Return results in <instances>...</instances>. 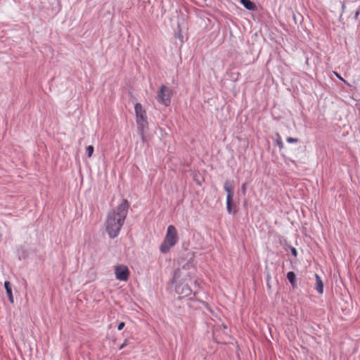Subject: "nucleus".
I'll list each match as a JSON object with an SVG mask.
<instances>
[{
    "label": "nucleus",
    "mask_w": 360,
    "mask_h": 360,
    "mask_svg": "<svg viewBox=\"0 0 360 360\" xmlns=\"http://www.w3.org/2000/svg\"><path fill=\"white\" fill-rule=\"evenodd\" d=\"M129 207V202L124 199L115 209L108 212L105 220V231L110 238H115L120 234L127 218Z\"/></svg>",
    "instance_id": "obj_1"
},
{
    "label": "nucleus",
    "mask_w": 360,
    "mask_h": 360,
    "mask_svg": "<svg viewBox=\"0 0 360 360\" xmlns=\"http://www.w3.org/2000/svg\"><path fill=\"white\" fill-rule=\"evenodd\" d=\"M178 233L174 226L169 225L167 227L165 238L160 246V250L162 253H167L170 248L174 246L178 242Z\"/></svg>",
    "instance_id": "obj_2"
},
{
    "label": "nucleus",
    "mask_w": 360,
    "mask_h": 360,
    "mask_svg": "<svg viewBox=\"0 0 360 360\" xmlns=\"http://www.w3.org/2000/svg\"><path fill=\"white\" fill-rule=\"evenodd\" d=\"M134 110L136 112V121L137 124L139 134L143 141H144V130L148 128V121L146 112L143 108L141 103H137L135 104Z\"/></svg>",
    "instance_id": "obj_3"
},
{
    "label": "nucleus",
    "mask_w": 360,
    "mask_h": 360,
    "mask_svg": "<svg viewBox=\"0 0 360 360\" xmlns=\"http://www.w3.org/2000/svg\"><path fill=\"white\" fill-rule=\"evenodd\" d=\"M172 94V91L169 87H167L165 85H162L158 93V101L166 107L169 106L171 103Z\"/></svg>",
    "instance_id": "obj_4"
},
{
    "label": "nucleus",
    "mask_w": 360,
    "mask_h": 360,
    "mask_svg": "<svg viewBox=\"0 0 360 360\" xmlns=\"http://www.w3.org/2000/svg\"><path fill=\"white\" fill-rule=\"evenodd\" d=\"M115 274L117 280L127 281L129 276V271L127 266L120 264L115 267Z\"/></svg>",
    "instance_id": "obj_5"
},
{
    "label": "nucleus",
    "mask_w": 360,
    "mask_h": 360,
    "mask_svg": "<svg viewBox=\"0 0 360 360\" xmlns=\"http://www.w3.org/2000/svg\"><path fill=\"white\" fill-rule=\"evenodd\" d=\"M176 292L183 296H188L191 293V289L186 284H179L176 287Z\"/></svg>",
    "instance_id": "obj_6"
},
{
    "label": "nucleus",
    "mask_w": 360,
    "mask_h": 360,
    "mask_svg": "<svg viewBox=\"0 0 360 360\" xmlns=\"http://www.w3.org/2000/svg\"><path fill=\"white\" fill-rule=\"evenodd\" d=\"M224 188L226 191L227 195L226 199L229 201L230 199H233V187L232 184L228 180L225 181L224 184Z\"/></svg>",
    "instance_id": "obj_7"
},
{
    "label": "nucleus",
    "mask_w": 360,
    "mask_h": 360,
    "mask_svg": "<svg viewBox=\"0 0 360 360\" xmlns=\"http://www.w3.org/2000/svg\"><path fill=\"white\" fill-rule=\"evenodd\" d=\"M240 3L248 11H255L257 10L255 4L250 0H240Z\"/></svg>",
    "instance_id": "obj_8"
},
{
    "label": "nucleus",
    "mask_w": 360,
    "mask_h": 360,
    "mask_svg": "<svg viewBox=\"0 0 360 360\" xmlns=\"http://www.w3.org/2000/svg\"><path fill=\"white\" fill-rule=\"evenodd\" d=\"M316 278V290L319 294H322L323 292V283L321 277L318 274H315Z\"/></svg>",
    "instance_id": "obj_9"
},
{
    "label": "nucleus",
    "mask_w": 360,
    "mask_h": 360,
    "mask_svg": "<svg viewBox=\"0 0 360 360\" xmlns=\"http://www.w3.org/2000/svg\"><path fill=\"white\" fill-rule=\"evenodd\" d=\"M4 288L6 291V294L8 295V300L11 303H13V297L12 293L11 285L9 281L4 282Z\"/></svg>",
    "instance_id": "obj_10"
},
{
    "label": "nucleus",
    "mask_w": 360,
    "mask_h": 360,
    "mask_svg": "<svg viewBox=\"0 0 360 360\" xmlns=\"http://www.w3.org/2000/svg\"><path fill=\"white\" fill-rule=\"evenodd\" d=\"M234 207L233 205V199H230L229 202L228 199H226V209L229 214H234L236 210L233 209Z\"/></svg>",
    "instance_id": "obj_11"
},
{
    "label": "nucleus",
    "mask_w": 360,
    "mask_h": 360,
    "mask_svg": "<svg viewBox=\"0 0 360 360\" xmlns=\"http://www.w3.org/2000/svg\"><path fill=\"white\" fill-rule=\"evenodd\" d=\"M287 278L292 286H295L296 282V276L294 272L289 271L287 274Z\"/></svg>",
    "instance_id": "obj_12"
},
{
    "label": "nucleus",
    "mask_w": 360,
    "mask_h": 360,
    "mask_svg": "<svg viewBox=\"0 0 360 360\" xmlns=\"http://www.w3.org/2000/svg\"><path fill=\"white\" fill-rule=\"evenodd\" d=\"M86 153H87V156L89 158H91L93 153H94V146H89L86 147Z\"/></svg>",
    "instance_id": "obj_13"
},
{
    "label": "nucleus",
    "mask_w": 360,
    "mask_h": 360,
    "mask_svg": "<svg viewBox=\"0 0 360 360\" xmlns=\"http://www.w3.org/2000/svg\"><path fill=\"white\" fill-rule=\"evenodd\" d=\"M277 137H278V139H276V143L278 146V147L281 149L283 147V143L282 139L278 134H277Z\"/></svg>",
    "instance_id": "obj_14"
},
{
    "label": "nucleus",
    "mask_w": 360,
    "mask_h": 360,
    "mask_svg": "<svg viewBox=\"0 0 360 360\" xmlns=\"http://www.w3.org/2000/svg\"><path fill=\"white\" fill-rule=\"evenodd\" d=\"M287 142L289 143H297L299 142V139H297V138H292V137H288L286 139Z\"/></svg>",
    "instance_id": "obj_15"
},
{
    "label": "nucleus",
    "mask_w": 360,
    "mask_h": 360,
    "mask_svg": "<svg viewBox=\"0 0 360 360\" xmlns=\"http://www.w3.org/2000/svg\"><path fill=\"white\" fill-rule=\"evenodd\" d=\"M125 326V323L124 322H121L118 324L117 326V330H121L123 329V328Z\"/></svg>",
    "instance_id": "obj_16"
},
{
    "label": "nucleus",
    "mask_w": 360,
    "mask_h": 360,
    "mask_svg": "<svg viewBox=\"0 0 360 360\" xmlns=\"http://www.w3.org/2000/svg\"><path fill=\"white\" fill-rule=\"evenodd\" d=\"M290 251H291V253L295 256V257H297V250L295 248H290Z\"/></svg>",
    "instance_id": "obj_17"
},
{
    "label": "nucleus",
    "mask_w": 360,
    "mask_h": 360,
    "mask_svg": "<svg viewBox=\"0 0 360 360\" xmlns=\"http://www.w3.org/2000/svg\"><path fill=\"white\" fill-rule=\"evenodd\" d=\"M335 76L339 79H340L341 81H342L344 83H347V82L338 73V72H334Z\"/></svg>",
    "instance_id": "obj_18"
},
{
    "label": "nucleus",
    "mask_w": 360,
    "mask_h": 360,
    "mask_svg": "<svg viewBox=\"0 0 360 360\" xmlns=\"http://www.w3.org/2000/svg\"><path fill=\"white\" fill-rule=\"evenodd\" d=\"M359 13H360V10H358V11H356V13H355V18H358V16H359Z\"/></svg>",
    "instance_id": "obj_19"
},
{
    "label": "nucleus",
    "mask_w": 360,
    "mask_h": 360,
    "mask_svg": "<svg viewBox=\"0 0 360 360\" xmlns=\"http://www.w3.org/2000/svg\"><path fill=\"white\" fill-rule=\"evenodd\" d=\"M245 190H246L245 185V184H243V185L242 186V191H243V193H245Z\"/></svg>",
    "instance_id": "obj_20"
}]
</instances>
